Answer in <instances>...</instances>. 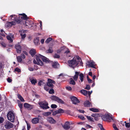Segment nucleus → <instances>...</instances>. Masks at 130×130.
<instances>
[{
    "mask_svg": "<svg viewBox=\"0 0 130 130\" xmlns=\"http://www.w3.org/2000/svg\"><path fill=\"white\" fill-rule=\"evenodd\" d=\"M21 56L23 59H24L25 58V56L23 54H21Z\"/></svg>",
    "mask_w": 130,
    "mask_h": 130,
    "instance_id": "60",
    "label": "nucleus"
},
{
    "mask_svg": "<svg viewBox=\"0 0 130 130\" xmlns=\"http://www.w3.org/2000/svg\"><path fill=\"white\" fill-rule=\"evenodd\" d=\"M52 38H49L47 39L45 41V43H49L50 41L52 40Z\"/></svg>",
    "mask_w": 130,
    "mask_h": 130,
    "instance_id": "35",
    "label": "nucleus"
},
{
    "mask_svg": "<svg viewBox=\"0 0 130 130\" xmlns=\"http://www.w3.org/2000/svg\"><path fill=\"white\" fill-rule=\"evenodd\" d=\"M88 66L89 67H91L92 68H95V62L93 61H91L89 62Z\"/></svg>",
    "mask_w": 130,
    "mask_h": 130,
    "instance_id": "18",
    "label": "nucleus"
},
{
    "mask_svg": "<svg viewBox=\"0 0 130 130\" xmlns=\"http://www.w3.org/2000/svg\"><path fill=\"white\" fill-rule=\"evenodd\" d=\"M43 82L42 80H40L39 82L38 83V85L39 86H41L42 85V83H43Z\"/></svg>",
    "mask_w": 130,
    "mask_h": 130,
    "instance_id": "54",
    "label": "nucleus"
},
{
    "mask_svg": "<svg viewBox=\"0 0 130 130\" xmlns=\"http://www.w3.org/2000/svg\"><path fill=\"white\" fill-rule=\"evenodd\" d=\"M51 112H47L45 113V115H51Z\"/></svg>",
    "mask_w": 130,
    "mask_h": 130,
    "instance_id": "57",
    "label": "nucleus"
},
{
    "mask_svg": "<svg viewBox=\"0 0 130 130\" xmlns=\"http://www.w3.org/2000/svg\"><path fill=\"white\" fill-rule=\"evenodd\" d=\"M87 79L88 82L89 83H90L91 82L92 80L89 78V77L88 76H87Z\"/></svg>",
    "mask_w": 130,
    "mask_h": 130,
    "instance_id": "51",
    "label": "nucleus"
},
{
    "mask_svg": "<svg viewBox=\"0 0 130 130\" xmlns=\"http://www.w3.org/2000/svg\"><path fill=\"white\" fill-rule=\"evenodd\" d=\"M17 59L18 62H21L22 61V59L21 56H17Z\"/></svg>",
    "mask_w": 130,
    "mask_h": 130,
    "instance_id": "27",
    "label": "nucleus"
},
{
    "mask_svg": "<svg viewBox=\"0 0 130 130\" xmlns=\"http://www.w3.org/2000/svg\"><path fill=\"white\" fill-rule=\"evenodd\" d=\"M86 117L90 121L92 122H94L93 118H92L90 116H86Z\"/></svg>",
    "mask_w": 130,
    "mask_h": 130,
    "instance_id": "30",
    "label": "nucleus"
},
{
    "mask_svg": "<svg viewBox=\"0 0 130 130\" xmlns=\"http://www.w3.org/2000/svg\"><path fill=\"white\" fill-rule=\"evenodd\" d=\"M66 89L68 91H71L72 90V88L68 86L66 87Z\"/></svg>",
    "mask_w": 130,
    "mask_h": 130,
    "instance_id": "47",
    "label": "nucleus"
},
{
    "mask_svg": "<svg viewBox=\"0 0 130 130\" xmlns=\"http://www.w3.org/2000/svg\"><path fill=\"white\" fill-rule=\"evenodd\" d=\"M58 113H62L64 112V110L61 109H59L58 110H56Z\"/></svg>",
    "mask_w": 130,
    "mask_h": 130,
    "instance_id": "26",
    "label": "nucleus"
},
{
    "mask_svg": "<svg viewBox=\"0 0 130 130\" xmlns=\"http://www.w3.org/2000/svg\"><path fill=\"white\" fill-rule=\"evenodd\" d=\"M27 130H29V129L30 128V125L28 123H27Z\"/></svg>",
    "mask_w": 130,
    "mask_h": 130,
    "instance_id": "55",
    "label": "nucleus"
},
{
    "mask_svg": "<svg viewBox=\"0 0 130 130\" xmlns=\"http://www.w3.org/2000/svg\"><path fill=\"white\" fill-rule=\"evenodd\" d=\"M84 105L85 107H89L92 105V104L89 101L86 100L84 102Z\"/></svg>",
    "mask_w": 130,
    "mask_h": 130,
    "instance_id": "16",
    "label": "nucleus"
},
{
    "mask_svg": "<svg viewBox=\"0 0 130 130\" xmlns=\"http://www.w3.org/2000/svg\"><path fill=\"white\" fill-rule=\"evenodd\" d=\"M30 81L32 85H35L37 83V80L36 79H30Z\"/></svg>",
    "mask_w": 130,
    "mask_h": 130,
    "instance_id": "24",
    "label": "nucleus"
},
{
    "mask_svg": "<svg viewBox=\"0 0 130 130\" xmlns=\"http://www.w3.org/2000/svg\"><path fill=\"white\" fill-rule=\"evenodd\" d=\"M19 102H18V106H19V107H20V110L21 111H22V108H23V104L21 103L20 101H19Z\"/></svg>",
    "mask_w": 130,
    "mask_h": 130,
    "instance_id": "33",
    "label": "nucleus"
},
{
    "mask_svg": "<svg viewBox=\"0 0 130 130\" xmlns=\"http://www.w3.org/2000/svg\"><path fill=\"white\" fill-rule=\"evenodd\" d=\"M18 98L20 99L21 98H22V96L19 94H18L17 95Z\"/></svg>",
    "mask_w": 130,
    "mask_h": 130,
    "instance_id": "63",
    "label": "nucleus"
},
{
    "mask_svg": "<svg viewBox=\"0 0 130 130\" xmlns=\"http://www.w3.org/2000/svg\"><path fill=\"white\" fill-rule=\"evenodd\" d=\"M14 71L15 72H21V70L19 68H17L15 69Z\"/></svg>",
    "mask_w": 130,
    "mask_h": 130,
    "instance_id": "38",
    "label": "nucleus"
},
{
    "mask_svg": "<svg viewBox=\"0 0 130 130\" xmlns=\"http://www.w3.org/2000/svg\"><path fill=\"white\" fill-rule=\"evenodd\" d=\"M90 110L94 112H99V111L98 109L95 108H90L89 109Z\"/></svg>",
    "mask_w": 130,
    "mask_h": 130,
    "instance_id": "23",
    "label": "nucleus"
},
{
    "mask_svg": "<svg viewBox=\"0 0 130 130\" xmlns=\"http://www.w3.org/2000/svg\"><path fill=\"white\" fill-rule=\"evenodd\" d=\"M70 99L72 102V103L74 104H76L80 102L78 99L75 96H71L70 97Z\"/></svg>",
    "mask_w": 130,
    "mask_h": 130,
    "instance_id": "10",
    "label": "nucleus"
},
{
    "mask_svg": "<svg viewBox=\"0 0 130 130\" xmlns=\"http://www.w3.org/2000/svg\"><path fill=\"white\" fill-rule=\"evenodd\" d=\"M15 48L16 49V51L18 53H21L22 50L21 46L20 45L19 43L15 45Z\"/></svg>",
    "mask_w": 130,
    "mask_h": 130,
    "instance_id": "9",
    "label": "nucleus"
},
{
    "mask_svg": "<svg viewBox=\"0 0 130 130\" xmlns=\"http://www.w3.org/2000/svg\"><path fill=\"white\" fill-rule=\"evenodd\" d=\"M48 81L47 83V85L49 87H51V88H53L54 87V85L50 82L48 79Z\"/></svg>",
    "mask_w": 130,
    "mask_h": 130,
    "instance_id": "21",
    "label": "nucleus"
},
{
    "mask_svg": "<svg viewBox=\"0 0 130 130\" xmlns=\"http://www.w3.org/2000/svg\"><path fill=\"white\" fill-rule=\"evenodd\" d=\"M39 119L38 118H35L31 120L32 123L33 124H37L39 122Z\"/></svg>",
    "mask_w": 130,
    "mask_h": 130,
    "instance_id": "17",
    "label": "nucleus"
},
{
    "mask_svg": "<svg viewBox=\"0 0 130 130\" xmlns=\"http://www.w3.org/2000/svg\"><path fill=\"white\" fill-rule=\"evenodd\" d=\"M100 125L101 126H101H100L101 130H105V129L103 127L102 125L101 124H100Z\"/></svg>",
    "mask_w": 130,
    "mask_h": 130,
    "instance_id": "61",
    "label": "nucleus"
},
{
    "mask_svg": "<svg viewBox=\"0 0 130 130\" xmlns=\"http://www.w3.org/2000/svg\"><path fill=\"white\" fill-rule=\"evenodd\" d=\"M20 35L22 37V38L23 39H24L26 37V35L25 34H21Z\"/></svg>",
    "mask_w": 130,
    "mask_h": 130,
    "instance_id": "43",
    "label": "nucleus"
},
{
    "mask_svg": "<svg viewBox=\"0 0 130 130\" xmlns=\"http://www.w3.org/2000/svg\"><path fill=\"white\" fill-rule=\"evenodd\" d=\"M103 120L104 121H106L108 122H110L111 120H114L112 116L106 113L105 115L102 117Z\"/></svg>",
    "mask_w": 130,
    "mask_h": 130,
    "instance_id": "4",
    "label": "nucleus"
},
{
    "mask_svg": "<svg viewBox=\"0 0 130 130\" xmlns=\"http://www.w3.org/2000/svg\"><path fill=\"white\" fill-rule=\"evenodd\" d=\"M79 62V58H77L75 59L74 58L72 60L68 61V63L70 64V66L74 68L73 66H77Z\"/></svg>",
    "mask_w": 130,
    "mask_h": 130,
    "instance_id": "3",
    "label": "nucleus"
},
{
    "mask_svg": "<svg viewBox=\"0 0 130 130\" xmlns=\"http://www.w3.org/2000/svg\"><path fill=\"white\" fill-rule=\"evenodd\" d=\"M28 69L29 70L31 71H33L34 70V68L32 67H29L28 68Z\"/></svg>",
    "mask_w": 130,
    "mask_h": 130,
    "instance_id": "46",
    "label": "nucleus"
},
{
    "mask_svg": "<svg viewBox=\"0 0 130 130\" xmlns=\"http://www.w3.org/2000/svg\"><path fill=\"white\" fill-rule=\"evenodd\" d=\"M4 121V118L2 117H0V123H2Z\"/></svg>",
    "mask_w": 130,
    "mask_h": 130,
    "instance_id": "49",
    "label": "nucleus"
},
{
    "mask_svg": "<svg viewBox=\"0 0 130 130\" xmlns=\"http://www.w3.org/2000/svg\"><path fill=\"white\" fill-rule=\"evenodd\" d=\"M79 111L80 112L82 113H84L85 112V111H84V110H79Z\"/></svg>",
    "mask_w": 130,
    "mask_h": 130,
    "instance_id": "62",
    "label": "nucleus"
},
{
    "mask_svg": "<svg viewBox=\"0 0 130 130\" xmlns=\"http://www.w3.org/2000/svg\"><path fill=\"white\" fill-rule=\"evenodd\" d=\"M85 89L88 90H89L90 89V86L89 85H87Z\"/></svg>",
    "mask_w": 130,
    "mask_h": 130,
    "instance_id": "50",
    "label": "nucleus"
},
{
    "mask_svg": "<svg viewBox=\"0 0 130 130\" xmlns=\"http://www.w3.org/2000/svg\"><path fill=\"white\" fill-rule=\"evenodd\" d=\"M38 104L40 107L43 109H46L49 108V107L48 106V103L46 101L40 102Z\"/></svg>",
    "mask_w": 130,
    "mask_h": 130,
    "instance_id": "5",
    "label": "nucleus"
},
{
    "mask_svg": "<svg viewBox=\"0 0 130 130\" xmlns=\"http://www.w3.org/2000/svg\"><path fill=\"white\" fill-rule=\"evenodd\" d=\"M7 116L8 120L13 122L14 120V113L12 111H9L7 113Z\"/></svg>",
    "mask_w": 130,
    "mask_h": 130,
    "instance_id": "6",
    "label": "nucleus"
},
{
    "mask_svg": "<svg viewBox=\"0 0 130 130\" xmlns=\"http://www.w3.org/2000/svg\"><path fill=\"white\" fill-rule=\"evenodd\" d=\"M39 41V38H36V39H34V42L35 45H37L38 44Z\"/></svg>",
    "mask_w": 130,
    "mask_h": 130,
    "instance_id": "25",
    "label": "nucleus"
},
{
    "mask_svg": "<svg viewBox=\"0 0 130 130\" xmlns=\"http://www.w3.org/2000/svg\"><path fill=\"white\" fill-rule=\"evenodd\" d=\"M79 78L81 82H82L84 80V74L82 73H80L79 75Z\"/></svg>",
    "mask_w": 130,
    "mask_h": 130,
    "instance_id": "22",
    "label": "nucleus"
},
{
    "mask_svg": "<svg viewBox=\"0 0 130 130\" xmlns=\"http://www.w3.org/2000/svg\"><path fill=\"white\" fill-rule=\"evenodd\" d=\"M86 126L87 127H88L89 128H92L93 127L89 124H87L86 125Z\"/></svg>",
    "mask_w": 130,
    "mask_h": 130,
    "instance_id": "58",
    "label": "nucleus"
},
{
    "mask_svg": "<svg viewBox=\"0 0 130 130\" xmlns=\"http://www.w3.org/2000/svg\"><path fill=\"white\" fill-rule=\"evenodd\" d=\"M99 116V115L98 114L94 113L92 114L91 116L92 117H95L96 116Z\"/></svg>",
    "mask_w": 130,
    "mask_h": 130,
    "instance_id": "45",
    "label": "nucleus"
},
{
    "mask_svg": "<svg viewBox=\"0 0 130 130\" xmlns=\"http://www.w3.org/2000/svg\"><path fill=\"white\" fill-rule=\"evenodd\" d=\"M19 15L22 16L21 17H19V18H18V17L15 15H11L10 16V17H13V16H14V19L12 20L15 21L18 24L20 23L22 21V20L20 19V18L24 20H26L29 19V17H27V15L24 13L19 14Z\"/></svg>",
    "mask_w": 130,
    "mask_h": 130,
    "instance_id": "2",
    "label": "nucleus"
},
{
    "mask_svg": "<svg viewBox=\"0 0 130 130\" xmlns=\"http://www.w3.org/2000/svg\"><path fill=\"white\" fill-rule=\"evenodd\" d=\"M70 84H72L73 85H74L75 84V82L72 78H71L70 79Z\"/></svg>",
    "mask_w": 130,
    "mask_h": 130,
    "instance_id": "28",
    "label": "nucleus"
},
{
    "mask_svg": "<svg viewBox=\"0 0 130 130\" xmlns=\"http://www.w3.org/2000/svg\"><path fill=\"white\" fill-rule=\"evenodd\" d=\"M113 127L115 130H119L118 128L116 126L115 124H113Z\"/></svg>",
    "mask_w": 130,
    "mask_h": 130,
    "instance_id": "44",
    "label": "nucleus"
},
{
    "mask_svg": "<svg viewBox=\"0 0 130 130\" xmlns=\"http://www.w3.org/2000/svg\"><path fill=\"white\" fill-rule=\"evenodd\" d=\"M24 106L28 110H31L33 108L32 105H31L27 103H25L24 104Z\"/></svg>",
    "mask_w": 130,
    "mask_h": 130,
    "instance_id": "12",
    "label": "nucleus"
},
{
    "mask_svg": "<svg viewBox=\"0 0 130 130\" xmlns=\"http://www.w3.org/2000/svg\"><path fill=\"white\" fill-rule=\"evenodd\" d=\"M47 120L48 122L51 124H55L56 123V121L52 117L47 118Z\"/></svg>",
    "mask_w": 130,
    "mask_h": 130,
    "instance_id": "13",
    "label": "nucleus"
},
{
    "mask_svg": "<svg viewBox=\"0 0 130 130\" xmlns=\"http://www.w3.org/2000/svg\"><path fill=\"white\" fill-rule=\"evenodd\" d=\"M51 107L52 108L55 109L57 107V106L55 104H52L51 105Z\"/></svg>",
    "mask_w": 130,
    "mask_h": 130,
    "instance_id": "39",
    "label": "nucleus"
},
{
    "mask_svg": "<svg viewBox=\"0 0 130 130\" xmlns=\"http://www.w3.org/2000/svg\"><path fill=\"white\" fill-rule=\"evenodd\" d=\"M47 53H51L53 52V50L51 47H50L49 49L47 51Z\"/></svg>",
    "mask_w": 130,
    "mask_h": 130,
    "instance_id": "31",
    "label": "nucleus"
},
{
    "mask_svg": "<svg viewBox=\"0 0 130 130\" xmlns=\"http://www.w3.org/2000/svg\"><path fill=\"white\" fill-rule=\"evenodd\" d=\"M7 81L9 83H11L12 81V80L9 77H8L7 79Z\"/></svg>",
    "mask_w": 130,
    "mask_h": 130,
    "instance_id": "53",
    "label": "nucleus"
},
{
    "mask_svg": "<svg viewBox=\"0 0 130 130\" xmlns=\"http://www.w3.org/2000/svg\"><path fill=\"white\" fill-rule=\"evenodd\" d=\"M6 38L7 40L10 41L9 42L10 43H12L13 42V40L9 36H7Z\"/></svg>",
    "mask_w": 130,
    "mask_h": 130,
    "instance_id": "29",
    "label": "nucleus"
},
{
    "mask_svg": "<svg viewBox=\"0 0 130 130\" xmlns=\"http://www.w3.org/2000/svg\"><path fill=\"white\" fill-rule=\"evenodd\" d=\"M57 114V112H56V110L54 112H53L52 115L53 116H55Z\"/></svg>",
    "mask_w": 130,
    "mask_h": 130,
    "instance_id": "56",
    "label": "nucleus"
},
{
    "mask_svg": "<svg viewBox=\"0 0 130 130\" xmlns=\"http://www.w3.org/2000/svg\"><path fill=\"white\" fill-rule=\"evenodd\" d=\"M44 39H42L41 40V42L42 44H43L44 43Z\"/></svg>",
    "mask_w": 130,
    "mask_h": 130,
    "instance_id": "64",
    "label": "nucleus"
},
{
    "mask_svg": "<svg viewBox=\"0 0 130 130\" xmlns=\"http://www.w3.org/2000/svg\"><path fill=\"white\" fill-rule=\"evenodd\" d=\"M50 98L52 100L56 101L59 103L61 104H64V102L63 101L58 97L55 96H52Z\"/></svg>",
    "mask_w": 130,
    "mask_h": 130,
    "instance_id": "7",
    "label": "nucleus"
},
{
    "mask_svg": "<svg viewBox=\"0 0 130 130\" xmlns=\"http://www.w3.org/2000/svg\"><path fill=\"white\" fill-rule=\"evenodd\" d=\"M77 58H79V62H78V64H79L80 66H82L83 64V63L82 61L80 58L79 57H78Z\"/></svg>",
    "mask_w": 130,
    "mask_h": 130,
    "instance_id": "37",
    "label": "nucleus"
},
{
    "mask_svg": "<svg viewBox=\"0 0 130 130\" xmlns=\"http://www.w3.org/2000/svg\"><path fill=\"white\" fill-rule=\"evenodd\" d=\"M49 93L50 94L54 93V91L53 88H52L49 91Z\"/></svg>",
    "mask_w": 130,
    "mask_h": 130,
    "instance_id": "36",
    "label": "nucleus"
},
{
    "mask_svg": "<svg viewBox=\"0 0 130 130\" xmlns=\"http://www.w3.org/2000/svg\"><path fill=\"white\" fill-rule=\"evenodd\" d=\"M8 27H11L12 25H16V23L14 21H12L11 22H8L7 23Z\"/></svg>",
    "mask_w": 130,
    "mask_h": 130,
    "instance_id": "20",
    "label": "nucleus"
},
{
    "mask_svg": "<svg viewBox=\"0 0 130 130\" xmlns=\"http://www.w3.org/2000/svg\"><path fill=\"white\" fill-rule=\"evenodd\" d=\"M52 66L53 68L55 69H58L60 67L59 64L57 61L53 62L52 63Z\"/></svg>",
    "mask_w": 130,
    "mask_h": 130,
    "instance_id": "11",
    "label": "nucleus"
},
{
    "mask_svg": "<svg viewBox=\"0 0 130 130\" xmlns=\"http://www.w3.org/2000/svg\"><path fill=\"white\" fill-rule=\"evenodd\" d=\"M36 60L34 59L33 61L34 64H37L38 65H40L41 66L43 65V63L41 60H42L43 62L46 63H49L50 61L46 57L43 56L41 55H36Z\"/></svg>",
    "mask_w": 130,
    "mask_h": 130,
    "instance_id": "1",
    "label": "nucleus"
},
{
    "mask_svg": "<svg viewBox=\"0 0 130 130\" xmlns=\"http://www.w3.org/2000/svg\"><path fill=\"white\" fill-rule=\"evenodd\" d=\"M78 117L82 120H85V118L83 116L81 115L78 116Z\"/></svg>",
    "mask_w": 130,
    "mask_h": 130,
    "instance_id": "48",
    "label": "nucleus"
},
{
    "mask_svg": "<svg viewBox=\"0 0 130 130\" xmlns=\"http://www.w3.org/2000/svg\"><path fill=\"white\" fill-rule=\"evenodd\" d=\"M94 119L96 121H98L99 120V119L98 118V116H96L95 117Z\"/></svg>",
    "mask_w": 130,
    "mask_h": 130,
    "instance_id": "59",
    "label": "nucleus"
},
{
    "mask_svg": "<svg viewBox=\"0 0 130 130\" xmlns=\"http://www.w3.org/2000/svg\"><path fill=\"white\" fill-rule=\"evenodd\" d=\"M80 72H75V74L73 77V79L75 81H77L78 78V76L79 75L80 73Z\"/></svg>",
    "mask_w": 130,
    "mask_h": 130,
    "instance_id": "15",
    "label": "nucleus"
},
{
    "mask_svg": "<svg viewBox=\"0 0 130 130\" xmlns=\"http://www.w3.org/2000/svg\"><path fill=\"white\" fill-rule=\"evenodd\" d=\"M54 58H59L60 57V56L59 55L55 54L54 56Z\"/></svg>",
    "mask_w": 130,
    "mask_h": 130,
    "instance_id": "42",
    "label": "nucleus"
},
{
    "mask_svg": "<svg viewBox=\"0 0 130 130\" xmlns=\"http://www.w3.org/2000/svg\"><path fill=\"white\" fill-rule=\"evenodd\" d=\"M69 124V122H66L64 125H62V126L63 128L66 130L69 129L70 128V126L68 125Z\"/></svg>",
    "mask_w": 130,
    "mask_h": 130,
    "instance_id": "14",
    "label": "nucleus"
},
{
    "mask_svg": "<svg viewBox=\"0 0 130 130\" xmlns=\"http://www.w3.org/2000/svg\"><path fill=\"white\" fill-rule=\"evenodd\" d=\"M4 126L6 128L9 129L13 127V125L10 122L8 121L6 122Z\"/></svg>",
    "mask_w": 130,
    "mask_h": 130,
    "instance_id": "8",
    "label": "nucleus"
},
{
    "mask_svg": "<svg viewBox=\"0 0 130 130\" xmlns=\"http://www.w3.org/2000/svg\"><path fill=\"white\" fill-rule=\"evenodd\" d=\"M0 44H1L2 47L4 48H5L6 46V44L3 42H0Z\"/></svg>",
    "mask_w": 130,
    "mask_h": 130,
    "instance_id": "34",
    "label": "nucleus"
},
{
    "mask_svg": "<svg viewBox=\"0 0 130 130\" xmlns=\"http://www.w3.org/2000/svg\"><path fill=\"white\" fill-rule=\"evenodd\" d=\"M49 87L47 85H46L44 86V89L45 90L48 91L49 89Z\"/></svg>",
    "mask_w": 130,
    "mask_h": 130,
    "instance_id": "41",
    "label": "nucleus"
},
{
    "mask_svg": "<svg viewBox=\"0 0 130 130\" xmlns=\"http://www.w3.org/2000/svg\"><path fill=\"white\" fill-rule=\"evenodd\" d=\"M82 92L85 95H86L88 94V91L85 90H82Z\"/></svg>",
    "mask_w": 130,
    "mask_h": 130,
    "instance_id": "32",
    "label": "nucleus"
},
{
    "mask_svg": "<svg viewBox=\"0 0 130 130\" xmlns=\"http://www.w3.org/2000/svg\"><path fill=\"white\" fill-rule=\"evenodd\" d=\"M30 54L33 57L36 54V50L35 49H31L29 52Z\"/></svg>",
    "mask_w": 130,
    "mask_h": 130,
    "instance_id": "19",
    "label": "nucleus"
},
{
    "mask_svg": "<svg viewBox=\"0 0 130 130\" xmlns=\"http://www.w3.org/2000/svg\"><path fill=\"white\" fill-rule=\"evenodd\" d=\"M48 79L49 80V81L52 83V84H55V81L54 80H53L50 79Z\"/></svg>",
    "mask_w": 130,
    "mask_h": 130,
    "instance_id": "52",
    "label": "nucleus"
},
{
    "mask_svg": "<svg viewBox=\"0 0 130 130\" xmlns=\"http://www.w3.org/2000/svg\"><path fill=\"white\" fill-rule=\"evenodd\" d=\"M125 125L126 127L129 128L130 127V122H127V123H126Z\"/></svg>",
    "mask_w": 130,
    "mask_h": 130,
    "instance_id": "40",
    "label": "nucleus"
}]
</instances>
